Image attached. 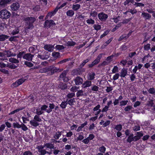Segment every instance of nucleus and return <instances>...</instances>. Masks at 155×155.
Returning a JSON list of instances; mask_svg holds the SVG:
<instances>
[{
	"label": "nucleus",
	"mask_w": 155,
	"mask_h": 155,
	"mask_svg": "<svg viewBox=\"0 0 155 155\" xmlns=\"http://www.w3.org/2000/svg\"><path fill=\"white\" fill-rule=\"evenodd\" d=\"M63 70V69L57 68L56 67H54V66L51 65L40 69L39 72L43 73L50 72L48 74L50 75H51L55 73L60 72Z\"/></svg>",
	"instance_id": "1"
},
{
	"label": "nucleus",
	"mask_w": 155,
	"mask_h": 155,
	"mask_svg": "<svg viewBox=\"0 0 155 155\" xmlns=\"http://www.w3.org/2000/svg\"><path fill=\"white\" fill-rule=\"evenodd\" d=\"M23 20L25 23L26 29H32L33 28H34L33 23L36 21L35 18L25 17H24Z\"/></svg>",
	"instance_id": "2"
},
{
	"label": "nucleus",
	"mask_w": 155,
	"mask_h": 155,
	"mask_svg": "<svg viewBox=\"0 0 155 155\" xmlns=\"http://www.w3.org/2000/svg\"><path fill=\"white\" fill-rule=\"evenodd\" d=\"M41 121L42 120L40 117L38 115H35L34 117V119L30 121V123L32 126L36 127L39 125V122Z\"/></svg>",
	"instance_id": "3"
},
{
	"label": "nucleus",
	"mask_w": 155,
	"mask_h": 155,
	"mask_svg": "<svg viewBox=\"0 0 155 155\" xmlns=\"http://www.w3.org/2000/svg\"><path fill=\"white\" fill-rule=\"evenodd\" d=\"M50 57V54L48 52L43 51L41 53H39L37 55V57L41 59L44 60H47Z\"/></svg>",
	"instance_id": "4"
},
{
	"label": "nucleus",
	"mask_w": 155,
	"mask_h": 155,
	"mask_svg": "<svg viewBox=\"0 0 155 155\" xmlns=\"http://www.w3.org/2000/svg\"><path fill=\"white\" fill-rule=\"evenodd\" d=\"M11 15L10 12L6 9L2 10L0 12V17L3 19H6L9 18Z\"/></svg>",
	"instance_id": "5"
},
{
	"label": "nucleus",
	"mask_w": 155,
	"mask_h": 155,
	"mask_svg": "<svg viewBox=\"0 0 155 155\" xmlns=\"http://www.w3.org/2000/svg\"><path fill=\"white\" fill-rule=\"evenodd\" d=\"M56 25L54 21L52 20H47L45 21L44 24V27L45 28H52L53 26Z\"/></svg>",
	"instance_id": "6"
},
{
	"label": "nucleus",
	"mask_w": 155,
	"mask_h": 155,
	"mask_svg": "<svg viewBox=\"0 0 155 155\" xmlns=\"http://www.w3.org/2000/svg\"><path fill=\"white\" fill-rule=\"evenodd\" d=\"M102 54H99L97 56L96 58L93 61L91 64L88 65V66L89 68L93 67L94 65L97 64L100 61V59L102 57Z\"/></svg>",
	"instance_id": "7"
},
{
	"label": "nucleus",
	"mask_w": 155,
	"mask_h": 155,
	"mask_svg": "<svg viewBox=\"0 0 155 155\" xmlns=\"http://www.w3.org/2000/svg\"><path fill=\"white\" fill-rule=\"evenodd\" d=\"M98 16L99 19L102 21H105L108 18L107 15L103 12H101L99 13Z\"/></svg>",
	"instance_id": "8"
},
{
	"label": "nucleus",
	"mask_w": 155,
	"mask_h": 155,
	"mask_svg": "<svg viewBox=\"0 0 155 155\" xmlns=\"http://www.w3.org/2000/svg\"><path fill=\"white\" fill-rule=\"evenodd\" d=\"M58 11V8H55L53 11L48 12L45 17V19L50 18L56 13Z\"/></svg>",
	"instance_id": "9"
},
{
	"label": "nucleus",
	"mask_w": 155,
	"mask_h": 155,
	"mask_svg": "<svg viewBox=\"0 0 155 155\" xmlns=\"http://www.w3.org/2000/svg\"><path fill=\"white\" fill-rule=\"evenodd\" d=\"M74 81L76 85H79L82 84L83 79L82 78L79 76H77L74 79Z\"/></svg>",
	"instance_id": "10"
},
{
	"label": "nucleus",
	"mask_w": 155,
	"mask_h": 155,
	"mask_svg": "<svg viewBox=\"0 0 155 155\" xmlns=\"http://www.w3.org/2000/svg\"><path fill=\"white\" fill-rule=\"evenodd\" d=\"M34 56V55L30 53H26L23 55V58L28 61H32Z\"/></svg>",
	"instance_id": "11"
},
{
	"label": "nucleus",
	"mask_w": 155,
	"mask_h": 155,
	"mask_svg": "<svg viewBox=\"0 0 155 155\" xmlns=\"http://www.w3.org/2000/svg\"><path fill=\"white\" fill-rule=\"evenodd\" d=\"M43 48L49 52H52L54 48V46L50 44H46L44 45Z\"/></svg>",
	"instance_id": "12"
},
{
	"label": "nucleus",
	"mask_w": 155,
	"mask_h": 155,
	"mask_svg": "<svg viewBox=\"0 0 155 155\" xmlns=\"http://www.w3.org/2000/svg\"><path fill=\"white\" fill-rule=\"evenodd\" d=\"M20 7L19 3L17 2L13 3L11 5V9L13 11H17L18 10Z\"/></svg>",
	"instance_id": "13"
},
{
	"label": "nucleus",
	"mask_w": 155,
	"mask_h": 155,
	"mask_svg": "<svg viewBox=\"0 0 155 155\" xmlns=\"http://www.w3.org/2000/svg\"><path fill=\"white\" fill-rule=\"evenodd\" d=\"M141 16L145 20H150L151 18V15L147 12H142Z\"/></svg>",
	"instance_id": "14"
},
{
	"label": "nucleus",
	"mask_w": 155,
	"mask_h": 155,
	"mask_svg": "<svg viewBox=\"0 0 155 155\" xmlns=\"http://www.w3.org/2000/svg\"><path fill=\"white\" fill-rule=\"evenodd\" d=\"M4 52L5 53V55L7 57L15 56L16 55V54L15 53H13L10 50H5L4 51Z\"/></svg>",
	"instance_id": "15"
},
{
	"label": "nucleus",
	"mask_w": 155,
	"mask_h": 155,
	"mask_svg": "<svg viewBox=\"0 0 155 155\" xmlns=\"http://www.w3.org/2000/svg\"><path fill=\"white\" fill-rule=\"evenodd\" d=\"M58 88L61 89L62 90L66 89L67 88V85L65 83H63L61 82H60L58 85Z\"/></svg>",
	"instance_id": "16"
},
{
	"label": "nucleus",
	"mask_w": 155,
	"mask_h": 155,
	"mask_svg": "<svg viewBox=\"0 0 155 155\" xmlns=\"http://www.w3.org/2000/svg\"><path fill=\"white\" fill-rule=\"evenodd\" d=\"M91 81L87 80L84 83H82V87L83 88H86L91 86Z\"/></svg>",
	"instance_id": "17"
},
{
	"label": "nucleus",
	"mask_w": 155,
	"mask_h": 155,
	"mask_svg": "<svg viewBox=\"0 0 155 155\" xmlns=\"http://www.w3.org/2000/svg\"><path fill=\"white\" fill-rule=\"evenodd\" d=\"M11 1V0H0V6H5Z\"/></svg>",
	"instance_id": "18"
},
{
	"label": "nucleus",
	"mask_w": 155,
	"mask_h": 155,
	"mask_svg": "<svg viewBox=\"0 0 155 155\" xmlns=\"http://www.w3.org/2000/svg\"><path fill=\"white\" fill-rule=\"evenodd\" d=\"M44 147H45L44 145V146H38V147H37V148L38 149V151L40 153V154L38 155H42V154L45 150L43 149Z\"/></svg>",
	"instance_id": "19"
},
{
	"label": "nucleus",
	"mask_w": 155,
	"mask_h": 155,
	"mask_svg": "<svg viewBox=\"0 0 155 155\" xmlns=\"http://www.w3.org/2000/svg\"><path fill=\"white\" fill-rule=\"evenodd\" d=\"M120 74V76L121 77H125L127 74V70L125 68H123L121 70Z\"/></svg>",
	"instance_id": "20"
},
{
	"label": "nucleus",
	"mask_w": 155,
	"mask_h": 155,
	"mask_svg": "<svg viewBox=\"0 0 155 155\" xmlns=\"http://www.w3.org/2000/svg\"><path fill=\"white\" fill-rule=\"evenodd\" d=\"M91 59V57H89L87 59L84 60L80 65L79 67L81 68H82L85 65L86 63H87Z\"/></svg>",
	"instance_id": "21"
},
{
	"label": "nucleus",
	"mask_w": 155,
	"mask_h": 155,
	"mask_svg": "<svg viewBox=\"0 0 155 155\" xmlns=\"http://www.w3.org/2000/svg\"><path fill=\"white\" fill-rule=\"evenodd\" d=\"M55 107V105L53 103H50L49 104V108L48 109L47 113L48 114L50 113L52 111V110Z\"/></svg>",
	"instance_id": "22"
},
{
	"label": "nucleus",
	"mask_w": 155,
	"mask_h": 155,
	"mask_svg": "<svg viewBox=\"0 0 155 155\" xmlns=\"http://www.w3.org/2000/svg\"><path fill=\"white\" fill-rule=\"evenodd\" d=\"M95 74L94 72L89 73L87 75L88 80L91 81L93 80L95 78Z\"/></svg>",
	"instance_id": "23"
},
{
	"label": "nucleus",
	"mask_w": 155,
	"mask_h": 155,
	"mask_svg": "<svg viewBox=\"0 0 155 155\" xmlns=\"http://www.w3.org/2000/svg\"><path fill=\"white\" fill-rule=\"evenodd\" d=\"M68 71V70L64 71L59 76V78H65Z\"/></svg>",
	"instance_id": "24"
},
{
	"label": "nucleus",
	"mask_w": 155,
	"mask_h": 155,
	"mask_svg": "<svg viewBox=\"0 0 155 155\" xmlns=\"http://www.w3.org/2000/svg\"><path fill=\"white\" fill-rule=\"evenodd\" d=\"M66 13L67 16L70 17H72L74 14V12L72 10H69Z\"/></svg>",
	"instance_id": "25"
},
{
	"label": "nucleus",
	"mask_w": 155,
	"mask_h": 155,
	"mask_svg": "<svg viewBox=\"0 0 155 155\" xmlns=\"http://www.w3.org/2000/svg\"><path fill=\"white\" fill-rule=\"evenodd\" d=\"M8 61L9 62L13 63H18L19 62V61L18 59L16 58H11L9 59Z\"/></svg>",
	"instance_id": "26"
},
{
	"label": "nucleus",
	"mask_w": 155,
	"mask_h": 155,
	"mask_svg": "<svg viewBox=\"0 0 155 155\" xmlns=\"http://www.w3.org/2000/svg\"><path fill=\"white\" fill-rule=\"evenodd\" d=\"M79 71V68H77L74 69L72 72L71 74L73 76L78 75V74H80Z\"/></svg>",
	"instance_id": "27"
},
{
	"label": "nucleus",
	"mask_w": 155,
	"mask_h": 155,
	"mask_svg": "<svg viewBox=\"0 0 155 155\" xmlns=\"http://www.w3.org/2000/svg\"><path fill=\"white\" fill-rule=\"evenodd\" d=\"M115 55L116 53H113L111 55L108 57L106 59V61H108V62H109V63H110V62L112 61L113 58L115 56Z\"/></svg>",
	"instance_id": "28"
},
{
	"label": "nucleus",
	"mask_w": 155,
	"mask_h": 155,
	"mask_svg": "<svg viewBox=\"0 0 155 155\" xmlns=\"http://www.w3.org/2000/svg\"><path fill=\"white\" fill-rule=\"evenodd\" d=\"M81 5L79 4L73 5L72 6V9L73 11H77L80 8Z\"/></svg>",
	"instance_id": "29"
},
{
	"label": "nucleus",
	"mask_w": 155,
	"mask_h": 155,
	"mask_svg": "<svg viewBox=\"0 0 155 155\" xmlns=\"http://www.w3.org/2000/svg\"><path fill=\"white\" fill-rule=\"evenodd\" d=\"M66 101L68 104L70 106H72L74 105V102H75V99L74 98H73L71 99L68 100L67 99Z\"/></svg>",
	"instance_id": "30"
},
{
	"label": "nucleus",
	"mask_w": 155,
	"mask_h": 155,
	"mask_svg": "<svg viewBox=\"0 0 155 155\" xmlns=\"http://www.w3.org/2000/svg\"><path fill=\"white\" fill-rule=\"evenodd\" d=\"M67 104V101H63L62 102L60 106L62 109H64L66 108Z\"/></svg>",
	"instance_id": "31"
},
{
	"label": "nucleus",
	"mask_w": 155,
	"mask_h": 155,
	"mask_svg": "<svg viewBox=\"0 0 155 155\" xmlns=\"http://www.w3.org/2000/svg\"><path fill=\"white\" fill-rule=\"evenodd\" d=\"M7 67L11 69H15L17 67V66L11 63H8L7 65Z\"/></svg>",
	"instance_id": "32"
},
{
	"label": "nucleus",
	"mask_w": 155,
	"mask_h": 155,
	"mask_svg": "<svg viewBox=\"0 0 155 155\" xmlns=\"http://www.w3.org/2000/svg\"><path fill=\"white\" fill-rule=\"evenodd\" d=\"M52 55L54 58H57L60 57V53L59 52H53L52 53Z\"/></svg>",
	"instance_id": "33"
},
{
	"label": "nucleus",
	"mask_w": 155,
	"mask_h": 155,
	"mask_svg": "<svg viewBox=\"0 0 155 155\" xmlns=\"http://www.w3.org/2000/svg\"><path fill=\"white\" fill-rule=\"evenodd\" d=\"M9 37V36L4 35H0V41H4L5 40L7 39Z\"/></svg>",
	"instance_id": "34"
},
{
	"label": "nucleus",
	"mask_w": 155,
	"mask_h": 155,
	"mask_svg": "<svg viewBox=\"0 0 155 155\" xmlns=\"http://www.w3.org/2000/svg\"><path fill=\"white\" fill-rule=\"evenodd\" d=\"M99 151L100 152V153H105L106 150V148L104 146H102L101 147H100L98 149Z\"/></svg>",
	"instance_id": "35"
},
{
	"label": "nucleus",
	"mask_w": 155,
	"mask_h": 155,
	"mask_svg": "<svg viewBox=\"0 0 155 155\" xmlns=\"http://www.w3.org/2000/svg\"><path fill=\"white\" fill-rule=\"evenodd\" d=\"M62 132L58 131L56 133L54 136V138L56 139H58L61 135Z\"/></svg>",
	"instance_id": "36"
},
{
	"label": "nucleus",
	"mask_w": 155,
	"mask_h": 155,
	"mask_svg": "<svg viewBox=\"0 0 155 155\" xmlns=\"http://www.w3.org/2000/svg\"><path fill=\"white\" fill-rule=\"evenodd\" d=\"M19 29L18 28H16L12 31L11 33V34L12 35H14L18 34L19 33Z\"/></svg>",
	"instance_id": "37"
},
{
	"label": "nucleus",
	"mask_w": 155,
	"mask_h": 155,
	"mask_svg": "<svg viewBox=\"0 0 155 155\" xmlns=\"http://www.w3.org/2000/svg\"><path fill=\"white\" fill-rule=\"evenodd\" d=\"M148 91L150 94L153 95L155 94V89L154 87L150 88L148 90Z\"/></svg>",
	"instance_id": "38"
},
{
	"label": "nucleus",
	"mask_w": 155,
	"mask_h": 155,
	"mask_svg": "<svg viewBox=\"0 0 155 155\" xmlns=\"http://www.w3.org/2000/svg\"><path fill=\"white\" fill-rule=\"evenodd\" d=\"M97 12H96V11H91V12L90 13V16L91 17V16L94 17H95L97 16Z\"/></svg>",
	"instance_id": "39"
},
{
	"label": "nucleus",
	"mask_w": 155,
	"mask_h": 155,
	"mask_svg": "<svg viewBox=\"0 0 155 155\" xmlns=\"http://www.w3.org/2000/svg\"><path fill=\"white\" fill-rule=\"evenodd\" d=\"M130 2L134 5V0H126L124 3V6H126Z\"/></svg>",
	"instance_id": "40"
},
{
	"label": "nucleus",
	"mask_w": 155,
	"mask_h": 155,
	"mask_svg": "<svg viewBox=\"0 0 155 155\" xmlns=\"http://www.w3.org/2000/svg\"><path fill=\"white\" fill-rule=\"evenodd\" d=\"M84 96L83 91L81 90L78 91L76 93V96L78 97L80 96Z\"/></svg>",
	"instance_id": "41"
},
{
	"label": "nucleus",
	"mask_w": 155,
	"mask_h": 155,
	"mask_svg": "<svg viewBox=\"0 0 155 155\" xmlns=\"http://www.w3.org/2000/svg\"><path fill=\"white\" fill-rule=\"evenodd\" d=\"M71 60L70 58L65 59H64L58 62V64H63V63H65L67 61H70Z\"/></svg>",
	"instance_id": "42"
},
{
	"label": "nucleus",
	"mask_w": 155,
	"mask_h": 155,
	"mask_svg": "<svg viewBox=\"0 0 155 155\" xmlns=\"http://www.w3.org/2000/svg\"><path fill=\"white\" fill-rule=\"evenodd\" d=\"M24 109V108H19L17 109H16V110L13 111L12 112L10 113L9 114V115H10L11 114H14L15 113L18 112L20 110H22Z\"/></svg>",
	"instance_id": "43"
},
{
	"label": "nucleus",
	"mask_w": 155,
	"mask_h": 155,
	"mask_svg": "<svg viewBox=\"0 0 155 155\" xmlns=\"http://www.w3.org/2000/svg\"><path fill=\"white\" fill-rule=\"evenodd\" d=\"M64 48V47L62 45H57L55 46V48L59 50H63Z\"/></svg>",
	"instance_id": "44"
},
{
	"label": "nucleus",
	"mask_w": 155,
	"mask_h": 155,
	"mask_svg": "<svg viewBox=\"0 0 155 155\" xmlns=\"http://www.w3.org/2000/svg\"><path fill=\"white\" fill-rule=\"evenodd\" d=\"M114 129L119 131L121 130L122 129V125L121 124H119L115 126Z\"/></svg>",
	"instance_id": "45"
},
{
	"label": "nucleus",
	"mask_w": 155,
	"mask_h": 155,
	"mask_svg": "<svg viewBox=\"0 0 155 155\" xmlns=\"http://www.w3.org/2000/svg\"><path fill=\"white\" fill-rule=\"evenodd\" d=\"M24 64L29 67H31L33 66V64L31 62L25 61L24 62Z\"/></svg>",
	"instance_id": "46"
},
{
	"label": "nucleus",
	"mask_w": 155,
	"mask_h": 155,
	"mask_svg": "<svg viewBox=\"0 0 155 155\" xmlns=\"http://www.w3.org/2000/svg\"><path fill=\"white\" fill-rule=\"evenodd\" d=\"M127 38V37L126 36V35H123L119 38L118 40V41H120L123 40H126Z\"/></svg>",
	"instance_id": "47"
},
{
	"label": "nucleus",
	"mask_w": 155,
	"mask_h": 155,
	"mask_svg": "<svg viewBox=\"0 0 155 155\" xmlns=\"http://www.w3.org/2000/svg\"><path fill=\"white\" fill-rule=\"evenodd\" d=\"M110 64L109 62L107 61H104L102 63L100 64L98 66H104L106 65H108Z\"/></svg>",
	"instance_id": "48"
},
{
	"label": "nucleus",
	"mask_w": 155,
	"mask_h": 155,
	"mask_svg": "<svg viewBox=\"0 0 155 155\" xmlns=\"http://www.w3.org/2000/svg\"><path fill=\"white\" fill-rule=\"evenodd\" d=\"M13 127L14 128H20L21 127V125H20L19 123L17 122L14 123L13 124Z\"/></svg>",
	"instance_id": "49"
},
{
	"label": "nucleus",
	"mask_w": 155,
	"mask_h": 155,
	"mask_svg": "<svg viewBox=\"0 0 155 155\" xmlns=\"http://www.w3.org/2000/svg\"><path fill=\"white\" fill-rule=\"evenodd\" d=\"M118 68L117 66H114L112 70V73H116L118 72Z\"/></svg>",
	"instance_id": "50"
},
{
	"label": "nucleus",
	"mask_w": 155,
	"mask_h": 155,
	"mask_svg": "<svg viewBox=\"0 0 155 155\" xmlns=\"http://www.w3.org/2000/svg\"><path fill=\"white\" fill-rule=\"evenodd\" d=\"M67 45L68 46H73L76 44L75 42L72 41H68L67 43Z\"/></svg>",
	"instance_id": "51"
},
{
	"label": "nucleus",
	"mask_w": 155,
	"mask_h": 155,
	"mask_svg": "<svg viewBox=\"0 0 155 155\" xmlns=\"http://www.w3.org/2000/svg\"><path fill=\"white\" fill-rule=\"evenodd\" d=\"M86 22L87 23L89 24H92L93 25L94 24L95 22L94 20L92 19L91 18H90V19H88L87 20Z\"/></svg>",
	"instance_id": "52"
},
{
	"label": "nucleus",
	"mask_w": 155,
	"mask_h": 155,
	"mask_svg": "<svg viewBox=\"0 0 155 155\" xmlns=\"http://www.w3.org/2000/svg\"><path fill=\"white\" fill-rule=\"evenodd\" d=\"M134 5L136 7H143L144 6V5L143 3L136 2H134Z\"/></svg>",
	"instance_id": "53"
},
{
	"label": "nucleus",
	"mask_w": 155,
	"mask_h": 155,
	"mask_svg": "<svg viewBox=\"0 0 155 155\" xmlns=\"http://www.w3.org/2000/svg\"><path fill=\"white\" fill-rule=\"evenodd\" d=\"M48 107V106L46 105H41V109L43 111H45L47 112V110H48V109H47V108Z\"/></svg>",
	"instance_id": "54"
},
{
	"label": "nucleus",
	"mask_w": 155,
	"mask_h": 155,
	"mask_svg": "<svg viewBox=\"0 0 155 155\" xmlns=\"http://www.w3.org/2000/svg\"><path fill=\"white\" fill-rule=\"evenodd\" d=\"M121 26V23H120L118 24L116 26L113 28L111 31L112 32H114L116 31V30L117 29L119 28Z\"/></svg>",
	"instance_id": "55"
},
{
	"label": "nucleus",
	"mask_w": 155,
	"mask_h": 155,
	"mask_svg": "<svg viewBox=\"0 0 155 155\" xmlns=\"http://www.w3.org/2000/svg\"><path fill=\"white\" fill-rule=\"evenodd\" d=\"M24 53L25 52L23 51L19 52L17 55V58H20L21 59Z\"/></svg>",
	"instance_id": "56"
},
{
	"label": "nucleus",
	"mask_w": 155,
	"mask_h": 155,
	"mask_svg": "<svg viewBox=\"0 0 155 155\" xmlns=\"http://www.w3.org/2000/svg\"><path fill=\"white\" fill-rule=\"evenodd\" d=\"M35 50V47L33 46L30 47L28 48L29 51L31 53H34Z\"/></svg>",
	"instance_id": "57"
},
{
	"label": "nucleus",
	"mask_w": 155,
	"mask_h": 155,
	"mask_svg": "<svg viewBox=\"0 0 155 155\" xmlns=\"http://www.w3.org/2000/svg\"><path fill=\"white\" fill-rule=\"evenodd\" d=\"M132 108L131 106L128 105L124 108V110L126 112L129 111Z\"/></svg>",
	"instance_id": "58"
},
{
	"label": "nucleus",
	"mask_w": 155,
	"mask_h": 155,
	"mask_svg": "<svg viewBox=\"0 0 155 155\" xmlns=\"http://www.w3.org/2000/svg\"><path fill=\"white\" fill-rule=\"evenodd\" d=\"M25 79L24 78H21L17 80L16 81L18 82L19 85L22 84L25 81Z\"/></svg>",
	"instance_id": "59"
},
{
	"label": "nucleus",
	"mask_w": 155,
	"mask_h": 155,
	"mask_svg": "<svg viewBox=\"0 0 155 155\" xmlns=\"http://www.w3.org/2000/svg\"><path fill=\"white\" fill-rule=\"evenodd\" d=\"M128 102V100L123 101L120 102V106H123L126 105Z\"/></svg>",
	"instance_id": "60"
},
{
	"label": "nucleus",
	"mask_w": 155,
	"mask_h": 155,
	"mask_svg": "<svg viewBox=\"0 0 155 155\" xmlns=\"http://www.w3.org/2000/svg\"><path fill=\"white\" fill-rule=\"evenodd\" d=\"M150 48V44H148L144 46V49L145 50L148 51Z\"/></svg>",
	"instance_id": "61"
},
{
	"label": "nucleus",
	"mask_w": 155,
	"mask_h": 155,
	"mask_svg": "<svg viewBox=\"0 0 155 155\" xmlns=\"http://www.w3.org/2000/svg\"><path fill=\"white\" fill-rule=\"evenodd\" d=\"M120 76V74L119 73H116L113 76V79L114 81L117 79L119 78Z\"/></svg>",
	"instance_id": "62"
},
{
	"label": "nucleus",
	"mask_w": 155,
	"mask_h": 155,
	"mask_svg": "<svg viewBox=\"0 0 155 155\" xmlns=\"http://www.w3.org/2000/svg\"><path fill=\"white\" fill-rule=\"evenodd\" d=\"M21 127L22 129L24 131H26L28 129V128L24 124L22 123L21 124Z\"/></svg>",
	"instance_id": "63"
},
{
	"label": "nucleus",
	"mask_w": 155,
	"mask_h": 155,
	"mask_svg": "<svg viewBox=\"0 0 155 155\" xmlns=\"http://www.w3.org/2000/svg\"><path fill=\"white\" fill-rule=\"evenodd\" d=\"M23 155H32V153L30 151L28 150L25 152Z\"/></svg>",
	"instance_id": "64"
}]
</instances>
